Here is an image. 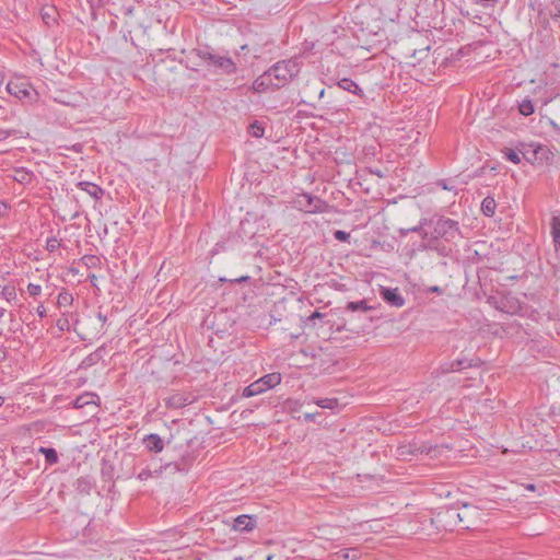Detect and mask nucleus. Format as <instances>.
<instances>
[{"instance_id": "nucleus-61", "label": "nucleus", "mask_w": 560, "mask_h": 560, "mask_svg": "<svg viewBox=\"0 0 560 560\" xmlns=\"http://www.w3.org/2000/svg\"><path fill=\"white\" fill-rule=\"evenodd\" d=\"M386 205H387V207L390 206V205L396 206L397 201L393 200V202H392L389 199H387Z\"/></svg>"}, {"instance_id": "nucleus-27", "label": "nucleus", "mask_w": 560, "mask_h": 560, "mask_svg": "<svg viewBox=\"0 0 560 560\" xmlns=\"http://www.w3.org/2000/svg\"><path fill=\"white\" fill-rule=\"evenodd\" d=\"M347 311L366 313L373 310L372 306L368 305L365 300L348 302L346 306Z\"/></svg>"}, {"instance_id": "nucleus-32", "label": "nucleus", "mask_w": 560, "mask_h": 560, "mask_svg": "<svg viewBox=\"0 0 560 560\" xmlns=\"http://www.w3.org/2000/svg\"><path fill=\"white\" fill-rule=\"evenodd\" d=\"M415 450L410 445H399L396 448V457L406 460L409 455H412Z\"/></svg>"}, {"instance_id": "nucleus-28", "label": "nucleus", "mask_w": 560, "mask_h": 560, "mask_svg": "<svg viewBox=\"0 0 560 560\" xmlns=\"http://www.w3.org/2000/svg\"><path fill=\"white\" fill-rule=\"evenodd\" d=\"M338 86L341 88L345 91L351 92L353 94H358L361 92V89L359 85L349 78H343L338 82Z\"/></svg>"}, {"instance_id": "nucleus-52", "label": "nucleus", "mask_w": 560, "mask_h": 560, "mask_svg": "<svg viewBox=\"0 0 560 560\" xmlns=\"http://www.w3.org/2000/svg\"><path fill=\"white\" fill-rule=\"evenodd\" d=\"M7 359V351L3 346H0V363Z\"/></svg>"}, {"instance_id": "nucleus-30", "label": "nucleus", "mask_w": 560, "mask_h": 560, "mask_svg": "<svg viewBox=\"0 0 560 560\" xmlns=\"http://www.w3.org/2000/svg\"><path fill=\"white\" fill-rule=\"evenodd\" d=\"M518 110L523 116H529L534 114L535 107L532 100H523L518 105Z\"/></svg>"}, {"instance_id": "nucleus-10", "label": "nucleus", "mask_w": 560, "mask_h": 560, "mask_svg": "<svg viewBox=\"0 0 560 560\" xmlns=\"http://www.w3.org/2000/svg\"><path fill=\"white\" fill-rule=\"evenodd\" d=\"M163 470H171V471H183L184 468H182L180 464L177 462H167L164 465H161L159 467H145L141 469V471L138 472L137 478L140 481H145L150 478L159 477L163 472Z\"/></svg>"}, {"instance_id": "nucleus-41", "label": "nucleus", "mask_w": 560, "mask_h": 560, "mask_svg": "<svg viewBox=\"0 0 560 560\" xmlns=\"http://www.w3.org/2000/svg\"><path fill=\"white\" fill-rule=\"evenodd\" d=\"M334 237L339 242H348L350 238V233L342 230H337L334 232Z\"/></svg>"}, {"instance_id": "nucleus-49", "label": "nucleus", "mask_w": 560, "mask_h": 560, "mask_svg": "<svg viewBox=\"0 0 560 560\" xmlns=\"http://www.w3.org/2000/svg\"><path fill=\"white\" fill-rule=\"evenodd\" d=\"M10 136H11V131L0 129V141L5 140V139H7V138H9Z\"/></svg>"}, {"instance_id": "nucleus-42", "label": "nucleus", "mask_w": 560, "mask_h": 560, "mask_svg": "<svg viewBox=\"0 0 560 560\" xmlns=\"http://www.w3.org/2000/svg\"><path fill=\"white\" fill-rule=\"evenodd\" d=\"M27 292L30 293V295L32 296H37L40 294L42 292V287L39 284H34V283H30L27 285Z\"/></svg>"}, {"instance_id": "nucleus-43", "label": "nucleus", "mask_w": 560, "mask_h": 560, "mask_svg": "<svg viewBox=\"0 0 560 560\" xmlns=\"http://www.w3.org/2000/svg\"><path fill=\"white\" fill-rule=\"evenodd\" d=\"M10 209V205H8L5 201L0 200V219L8 217Z\"/></svg>"}, {"instance_id": "nucleus-3", "label": "nucleus", "mask_w": 560, "mask_h": 560, "mask_svg": "<svg viewBox=\"0 0 560 560\" xmlns=\"http://www.w3.org/2000/svg\"><path fill=\"white\" fill-rule=\"evenodd\" d=\"M421 38V34L418 32H406L393 43H387V46L392 50V59L397 60L399 63L407 65V60L412 57L416 44H418Z\"/></svg>"}, {"instance_id": "nucleus-54", "label": "nucleus", "mask_w": 560, "mask_h": 560, "mask_svg": "<svg viewBox=\"0 0 560 560\" xmlns=\"http://www.w3.org/2000/svg\"><path fill=\"white\" fill-rule=\"evenodd\" d=\"M82 148H83V145H82L81 143H75V144H73V145H72V148H71V149H72L74 152L80 153V152L82 151Z\"/></svg>"}, {"instance_id": "nucleus-11", "label": "nucleus", "mask_w": 560, "mask_h": 560, "mask_svg": "<svg viewBox=\"0 0 560 560\" xmlns=\"http://www.w3.org/2000/svg\"><path fill=\"white\" fill-rule=\"evenodd\" d=\"M197 397L190 392H175L164 398L165 407L168 409H180L194 404Z\"/></svg>"}, {"instance_id": "nucleus-1", "label": "nucleus", "mask_w": 560, "mask_h": 560, "mask_svg": "<svg viewBox=\"0 0 560 560\" xmlns=\"http://www.w3.org/2000/svg\"><path fill=\"white\" fill-rule=\"evenodd\" d=\"M483 516L485 513L478 506L464 504L459 509L447 508L438 512L432 523L444 530H452L457 524L462 529L475 530L483 525Z\"/></svg>"}, {"instance_id": "nucleus-15", "label": "nucleus", "mask_w": 560, "mask_h": 560, "mask_svg": "<svg viewBox=\"0 0 560 560\" xmlns=\"http://www.w3.org/2000/svg\"><path fill=\"white\" fill-rule=\"evenodd\" d=\"M430 52V46H419V43L415 46V51H412V57H410L409 60H407V66L416 67L419 65L422 60L427 59L429 57Z\"/></svg>"}, {"instance_id": "nucleus-9", "label": "nucleus", "mask_w": 560, "mask_h": 560, "mask_svg": "<svg viewBox=\"0 0 560 560\" xmlns=\"http://www.w3.org/2000/svg\"><path fill=\"white\" fill-rule=\"evenodd\" d=\"M8 92L21 101H34L37 92L27 82L10 81L7 84Z\"/></svg>"}, {"instance_id": "nucleus-44", "label": "nucleus", "mask_w": 560, "mask_h": 560, "mask_svg": "<svg viewBox=\"0 0 560 560\" xmlns=\"http://www.w3.org/2000/svg\"><path fill=\"white\" fill-rule=\"evenodd\" d=\"M400 201H402V208L406 211L415 210V205L411 200L407 199L406 197H399Z\"/></svg>"}, {"instance_id": "nucleus-35", "label": "nucleus", "mask_w": 560, "mask_h": 560, "mask_svg": "<svg viewBox=\"0 0 560 560\" xmlns=\"http://www.w3.org/2000/svg\"><path fill=\"white\" fill-rule=\"evenodd\" d=\"M1 295L8 301H12L16 298L15 288L12 285H4L1 291Z\"/></svg>"}, {"instance_id": "nucleus-53", "label": "nucleus", "mask_w": 560, "mask_h": 560, "mask_svg": "<svg viewBox=\"0 0 560 560\" xmlns=\"http://www.w3.org/2000/svg\"><path fill=\"white\" fill-rule=\"evenodd\" d=\"M241 51L243 52H250L252 54V48H250V44H244L241 46Z\"/></svg>"}, {"instance_id": "nucleus-22", "label": "nucleus", "mask_w": 560, "mask_h": 560, "mask_svg": "<svg viewBox=\"0 0 560 560\" xmlns=\"http://www.w3.org/2000/svg\"><path fill=\"white\" fill-rule=\"evenodd\" d=\"M387 304H390L395 307H401L405 304V299L401 295L398 288L389 289L387 288Z\"/></svg>"}, {"instance_id": "nucleus-16", "label": "nucleus", "mask_w": 560, "mask_h": 560, "mask_svg": "<svg viewBox=\"0 0 560 560\" xmlns=\"http://www.w3.org/2000/svg\"><path fill=\"white\" fill-rule=\"evenodd\" d=\"M143 444L147 450L154 453H160L164 448V442L159 434L151 433L144 436Z\"/></svg>"}, {"instance_id": "nucleus-17", "label": "nucleus", "mask_w": 560, "mask_h": 560, "mask_svg": "<svg viewBox=\"0 0 560 560\" xmlns=\"http://www.w3.org/2000/svg\"><path fill=\"white\" fill-rule=\"evenodd\" d=\"M427 243L422 245L424 249L435 250L440 256L446 257L451 253V248H448L442 241L443 240H434V238H425Z\"/></svg>"}, {"instance_id": "nucleus-56", "label": "nucleus", "mask_w": 560, "mask_h": 560, "mask_svg": "<svg viewBox=\"0 0 560 560\" xmlns=\"http://www.w3.org/2000/svg\"><path fill=\"white\" fill-rule=\"evenodd\" d=\"M97 317L102 323H105L107 320L106 315L102 314L101 312L97 314Z\"/></svg>"}, {"instance_id": "nucleus-20", "label": "nucleus", "mask_w": 560, "mask_h": 560, "mask_svg": "<svg viewBox=\"0 0 560 560\" xmlns=\"http://www.w3.org/2000/svg\"><path fill=\"white\" fill-rule=\"evenodd\" d=\"M270 88L275 89V83L271 81V78H269L267 71L255 79L252 86V89L258 93L265 92Z\"/></svg>"}, {"instance_id": "nucleus-55", "label": "nucleus", "mask_w": 560, "mask_h": 560, "mask_svg": "<svg viewBox=\"0 0 560 560\" xmlns=\"http://www.w3.org/2000/svg\"><path fill=\"white\" fill-rule=\"evenodd\" d=\"M430 292H433V293H438V294H441L442 293V289L438 285H434V287H431L429 289Z\"/></svg>"}, {"instance_id": "nucleus-34", "label": "nucleus", "mask_w": 560, "mask_h": 560, "mask_svg": "<svg viewBox=\"0 0 560 560\" xmlns=\"http://www.w3.org/2000/svg\"><path fill=\"white\" fill-rule=\"evenodd\" d=\"M81 260L88 268H94L101 262L100 258L95 255H84Z\"/></svg>"}, {"instance_id": "nucleus-58", "label": "nucleus", "mask_w": 560, "mask_h": 560, "mask_svg": "<svg viewBox=\"0 0 560 560\" xmlns=\"http://www.w3.org/2000/svg\"><path fill=\"white\" fill-rule=\"evenodd\" d=\"M488 167H489L488 165H483L482 167H480V168L477 171V175H481V174H483Z\"/></svg>"}, {"instance_id": "nucleus-45", "label": "nucleus", "mask_w": 560, "mask_h": 560, "mask_svg": "<svg viewBox=\"0 0 560 560\" xmlns=\"http://www.w3.org/2000/svg\"><path fill=\"white\" fill-rule=\"evenodd\" d=\"M250 48H252V55L254 58H258L260 56V54L262 52L261 45H259L257 43L250 44Z\"/></svg>"}, {"instance_id": "nucleus-51", "label": "nucleus", "mask_w": 560, "mask_h": 560, "mask_svg": "<svg viewBox=\"0 0 560 560\" xmlns=\"http://www.w3.org/2000/svg\"><path fill=\"white\" fill-rule=\"evenodd\" d=\"M250 278L248 276H242L240 278H236V279H233V280H230L231 282H235V283H241V282H246L248 281Z\"/></svg>"}, {"instance_id": "nucleus-48", "label": "nucleus", "mask_w": 560, "mask_h": 560, "mask_svg": "<svg viewBox=\"0 0 560 560\" xmlns=\"http://www.w3.org/2000/svg\"><path fill=\"white\" fill-rule=\"evenodd\" d=\"M36 313L39 317L46 316V308L44 305H38L36 308Z\"/></svg>"}, {"instance_id": "nucleus-13", "label": "nucleus", "mask_w": 560, "mask_h": 560, "mask_svg": "<svg viewBox=\"0 0 560 560\" xmlns=\"http://www.w3.org/2000/svg\"><path fill=\"white\" fill-rule=\"evenodd\" d=\"M95 486L91 476H81L74 482V489L79 494L89 495Z\"/></svg>"}, {"instance_id": "nucleus-36", "label": "nucleus", "mask_w": 560, "mask_h": 560, "mask_svg": "<svg viewBox=\"0 0 560 560\" xmlns=\"http://www.w3.org/2000/svg\"><path fill=\"white\" fill-rule=\"evenodd\" d=\"M73 301V298L70 293L62 291L58 295V305L59 306H66L70 305Z\"/></svg>"}, {"instance_id": "nucleus-14", "label": "nucleus", "mask_w": 560, "mask_h": 560, "mask_svg": "<svg viewBox=\"0 0 560 560\" xmlns=\"http://www.w3.org/2000/svg\"><path fill=\"white\" fill-rule=\"evenodd\" d=\"M77 187L89 194L95 200L102 199L105 194V190L101 186L91 182H79Z\"/></svg>"}, {"instance_id": "nucleus-29", "label": "nucleus", "mask_w": 560, "mask_h": 560, "mask_svg": "<svg viewBox=\"0 0 560 560\" xmlns=\"http://www.w3.org/2000/svg\"><path fill=\"white\" fill-rule=\"evenodd\" d=\"M248 133L255 138H261L265 133V127L262 122L255 120L248 127Z\"/></svg>"}, {"instance_id": "nucleus-8", "label": "nucleus", "mask_w": 560, "mask_h": 560, "mask_svg": "<svg viewBox=\"0 0 560 560\" xmlns=\"http://www.w3.org/2000/svg\"><path fill=\"white\" fill-rule=\"evenodd\" d=\"M413 534L412 526L406 518H393L387 522V539L405 538Z\"/></svg>"}, {"instance_id": "nucleus-50", "label": "nucleus", "mask_w": 560, "mask_h": 560, "mask_svg": "<svg viewBox=\"0 0 560 560\" xmlns=\"http://www.w3.org/2000/svg\"><path fill=\"white\" fill-rule=\"evenodd\" d=\"M548 124L552 127V129L557 132H560V126L551 118H548Z\"/></svg>"}, {"instance_id": "nucleus-40", "label": "nucleus", "mask_w": 560, "mask_h": 560, "mask_svg": "<svg viewBox=\"0 0 560 560\" xmlns=\"http://www.w3.org/2000/svg\"><path fill=\"white\" fill-rule=\"evenodd\" d=\"M56 325L60 331H69L70 330V322H69L68 317H66V316L58 318Z\"/></svg>"}, {"instance_id": "nucleus-39", "label": "nucleus", "mask_w": 560, "mask_h": 560, "mask_svg": "<svg viewBox=\"0 0 560 560\" xmlns=\"http://www.w3.org/2000/svg\"><path fill=\"white\" fill-rule=\"evenodd\" d=\"M504 154L505 159L514 164H518L521 162L518 153L512 149H508Z\"/></svg>"}, {"instance_id": "nucleus-5", "label": "nucleus", "mask_w": 560, "mask_h": 560, "mask_svg": "<svg viewBox=\"0 0 560 560\" xmlns=\"http://www.w3.org/2000/svg\"><path fill=\"white\" fill-rule=\"evenodd\" d=\"M192 54L198 56L207 65L221 70L224 74H234L237 70L236 63L230 57L215 54L210 46L206 45L195 48L192 49Z\"/></svg>"}, {"instance_id": "nucleus-38", "label": "nucleus", "mask_w": 560, "mask_h": 560, "mask_svg": "<svg viewBox=\"0 0 560 560\" xmlns=\"http://www.w3.org/2000/svg\"><path fill=\"white\" fill-rule=\"evenodd\" d=\"M324 317H325V314H323V313H320V312H318V311H315V312H313V313H312V314L306 318V320H305V325H306V326H313V327H314V326L316 325L315 320H316V319H323Z\"/></svg>"}, {"instance_id": "nucleus-63", "label": "nucleus", "mask_w": 560, "mask_h": 560, "mask_svg": "<svg viewBox=\"0 0 560 560\" xmlns=\"http://www.w3.org/2000/svg\"><path fill=\"white\" fill-rule=\"evenodd\" d=\"M47 19H49V15L47 13L43 14V20L46 22V24H49Z\"/></svg>"}, {"instance_id": "nucleus-57", "label": "nucleus", "mask_w": 560, "mask_h": 560, "mask_svg": "<svg viewBox=\"0 0 560 560\" xmlns=\"http://www.w3.org/2000/svg\"><path fill=\"white\" fill-rule=\"evenodd\" d=\"M406 129V126L404 125L402 121H400L397 126H396V131H399V130H405Z\"/></svg>"}, {"instance_id": "nucleus-46", "label": "nucleus", "mask_w": 560, "mask_h": 560, "mask_svg": "<svg viewBox=\"0 0 560 560\" xmlns=\"http://www.w3.org/2000/svg\"><path fill=\"white\" fill-rule=\"evenodd\" d=\"M338 558L339 559H345V560H354L355 559V555H353L351 558H350V550H341L339 553H338Z\"/></svg>"}, {"instance_id": "nucleus-25", "label": "nucleus", "mask_w": 560, "mask_h": 560, "mask_svg": "<svg viewBox=\"0 0 560 560\" xmlns=\"http://www.w3.org/2000/svg\"><path fill=\"white\" fill-rule=\"evenodd\" d=\"M497 202L493 197L487 196L481 202V212L487 217H492L495 212Z\"/></svg>"}, {"instance_id": "nucleus-24", "label": "nucleus", "mask_w": 560, "mask_h": 560, "mask_svg": "<svg viewBox=\"0 0 560 560\" xmlns=\"http://www.w3.org/2000/svg\"><path fill=\"white\" fill-rule=\"evenodd\" d=\"M551 236L556 250H560V219L557 217L551 219Z\"/></svg>"}, {"instance_id": "nucleus-2", "label": "nucleus", "mask_w": 560, "mask_h": 560, "mask_svg": "<svg viewBox=\"0 0 560 560\" xmlns=\"http://www.w3.org/2000/svg\"><path fill=\"white\" fill-rule=\"evenodd\" d=\"M401 235L410 232L418 233L422 240L434 238L444 242H453L462 237L459 224L457 221L444 215L434 214L431 218H422L418 225L407 229H399Z\"/></svg>"}, {"instance_id": "nucleus-47", "label": "nucleus", "mask_w": 560, "mask_h": 560, "mask_svg": "<svg viewBox=\"0 0 560 560\" xmlns=\"http://www.w3.org/2000/svg\"><path fill=\"white\" fill-rule=\"evenodd\" d=\"M438 186L442 187L445 190H453L454 186H448L445 179H441L438 182Z\"/></svg>"}, {"instance_id": "nucleus-23", "label": "nucleus", "mask_w": 560, "mask_h": 560, "mask_svg": "<svg viewBox=\"0 0 560 560\" xmlns=\"http://www.w3.org/2000/svg\"><path fill=\"white\" fill-rule=\"evenodd\" d=\"M105 352L104 347L97 348L94 352L90 353L81 363V366L83 368H90L92 365H95L101 360H103V355Z\"/></svg>"}, {"instance_id": "nucleus-64", "label": "nucleus", "mask_w": 560, "mask_h": 560, "mask_svg": "<svg viewBox=\"0 0 560 560\" xmlns=\"http://www.w3.org/2000/svg\"><path fill=\"white\" fill-rule=\"evenodd\" d=\"M372 173H374V171L371 170ZM375 174L378 176V177H383V174L380 170H376L375 171Z\"/></svg>"}, {"instance_id": "nucleus-37", "label": "nucleus", "mask_w": 560, "mask_h": 560, "mask_svg": "<svg viewBox=\"0 0 560 560\" xmlns=\"http://www.w3.org/2000/svg\"><path fill=\"white\" fill-rule=\"evenodd\" d=\"M59 247H60V241L57 237L52 236V237L47 238V241H46V249L49 253H54Z\"/></svg>"}, {"instance_id": "nucleus-26", "label": "nucleus", "mask_w": 560, "mask_h": 560, "mask_svg": "<svg viewBox=\"0 0 560 560\" xmlns=\"http://www.w3.org/2000/svg\"><path fill=\"white\" fill-rule=\"evenodd\" d=\"M38 452L44 455L46 463L50 466L57 464L59 460L57 451L52 447L42 446Z\"/></svg>"}, {"instance_id": "nucleus-62", "label": "nucleus", "mask_w": 560, "mask_h": 560, "mask_svg": "<svg viewBox=\"0 0 560 560\" xmlns=\"http://www.w3.org/2000/svg\"><path fill=\"white\" fill-rule=\"evenodd\" d=\"M527 490H530V491H534L535 490V485H527L526 487Z\"/></svg>"}, {"instance_id": "nucleus-4", "label": "nucleus", "mask_w": 560, "mask_h": 560, "mask_svg": "<svg viewBox=\"0 0 560 560\" xmlns=\"http://www.w3.org/2000/svg\"><path fill=\"white\" fill-rule=\"evenodd\" d=\"M300 70V65L295 60L287 59L276 62L266 71L275 83V89H281L289 84Z\"/></svg>"}, {"instance_id": "nucleus-21", "label": "nucleus", "mask_w": 560, "mask_h": 560, "mask_svg": "<svg viewBox=\"0 0 560 560\" xmlns=\"http://www.w3.org/2000/svg\"><path fill=\"white\" fill-rule=\"evenodd\" d=\"M478 362H480L479 359H477V360H474V359L469 360V359H466V358L457 359V360L452 361L451 364H450V368L444 370V371L445 372L462 371V370L467 369V368L477 366Z\"/></svg>"}, {"instance_id": "nucleus-7", "label": "nucleus", "mask_w": 560, "mask_h": 560, "mask_svg": "<svg viewBox=\"0 0 560 560\" xmlns=\"http://www.w3.org/2000/svg\"><path fill=\"white\" fill-rule=\"evenodd\" d=\"M296 207L307 213H323L327 210L328 203L319 197L303 192L295 200Z\"/></svg>"}, {"instance_id": "nucleus-60", "label": "nucleus", "mask_w": 560, "mask_h": 560, "mask_svg": "<svg viewBox=\"0 0 560 560\" xmlns=\"http://www.w3.org/2000/svg\"><path fill=\"white\" fill-rule=\"evenodd\" d=\"M305 419H306V420H314V415H312V413H306V415H305Z\"/></svg>"}, {"instance_id": "nucleus-18", "label": "nucleus", "mask_w": 560, "mask_h": 560, "mask_svg": "<svg viewBox=\"0 0 560 560\" xmlns=\"http://www.w3.org/2000/svg\"><path fill=\"white\" fill-rule=\"evenodd\" d=\"M95 399H98V396L94 393H84L80 396H78L73 401L72 406L75 409H82L88 406H94L96 407L97 404Z\"/></svg>"}, {"instance_id": "nucleus-31", "label": "nucleus", "mask_w": 560, "mask_h": 560, "mask_svg": "<svg viewBox=\"0 0 560 560\" xmlns=\"http://www.w3.org/2000/svg\"><path fill=\"white\" fill-rule=\"evenodd\" d=\"M546 152H547V149H546L545 147H542V145H538L535 150H533V151L530 152V154H529V155H528V153H529V152H524V153H523V156H524V159H525L526 161H528V162H533V161H536V160H538V159H539V154H541V155H542V154H544V153H546ZM541 159H542V158L540 156V160H541Z\"/></svg>"}, {"instance_id": "nucleus-33", "label": "nucleus", "mask_w": 560, "mask_h": 560, "mask_svg": "<svg viewBox=\"0 0 560 560\" xmlns=\"http://www.w3.org/2000/svg\"><path fill=\"white\" fill-rule=\"evenodd\" d=\"M316 405L324 409H334L338 406L337 398H322L316 400Z\"/></svg>"}, {"instance_id": "nucleus-6", "label": "nucleus", "mask_w": 560, "mask_h": 560, "mask_svg": "<svg viewBox=\"0 0 560 560\" xmlns=\"http://www.w3.org/2000/svg\"><path fill=\"white\" fill-rule=\"evenodd\" d=\"M281 382L280 373H269L260 377L259 380L250 383L243 389L242 396L245 398L254 397L262 394L264 392L273 388Z\"/></svg>"}, {"instance_id": "nucleus-12", "label": "nucleus", "mask_w": 560, "mask_h": 560, "mask_svg": "<svg viewBox=\"0 0 560 560\" xmlns=\"http://www.w3.org/2000/svg\"><path fill=\"white\" fill-rule=\"evenodd\" d=\"M256 518L252 515H240L234 520L233 529L236 532H252L256 527Z\"/></svg>"}, {"instance_id": "nucleus-19", "label": "nucleus", "mask_w": 560, "mask_h": 560, "mask_svg": "<svg viewBox=\"0 0 560 560\" xmlns=\"http://www.w3.org/2000/svg\"><path fill=\"white\" fill-rule=\"evenodd\" d=\"M35 177V174L25 167L14 168L12 174V178L22 185L31 184Z\"/></svg>"}, {"instance_id": "nucleus-59", "label": "nucleus", "mask_w": 560, "mask_h": 560, "mask_svg": "<svg viewBox=\"0 0 560 560\" xmlns=\"http://www.w3.org/2000/svg\"><path fill=\"white\" fill-rule=\"evenodd\" d=\"M380 295L382 296L383 300H385V287H380Z\"/></svg>"}]
</instances>
